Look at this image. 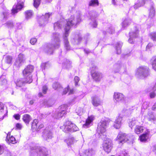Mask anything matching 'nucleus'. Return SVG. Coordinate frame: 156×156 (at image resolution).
Returning <instances> with one entry per match:
<instances>
[{"mask_svg":"<svg viewBox=\"0 0 156 156\" xmlns=\"http://www.w3.org/2000/svg\"><path fill=\"white\" fill-rule=\"evenodd\" d=\"M62 25V23L59 22H57L54 24V29L56 30L60 28Z\"/></svg>","mask_w":156,"mask_h":156,"instance_id":"42","label":"nucleus"},{"mask_svg":"<svg viewBox=\"0 0 156 156\" xmlns=\"http://www.w3.org/2000/svg\"><path fill=\"white\" fill-rule=\"evenodd\" d=\"M95 153V151L92 149L86 150L80 154V156H92Z\"/></svg>","mask_w":156,"mask_h":156,"instance_id":"23","label":"nucleus"},{"mask_svg":"<svg viewBox=\"0 0 156 156\" xmlns=\"http://www.w3.org/2000/svg\"><path fill=\"white\" fill-rule=\"evenodd\" d=\"M85 110L83 108H76L75 112L78 115H81L85 112Z\"/></svg>","mask_w":156,"mask_h":156,"instance_id":"34","label":"nucleus"},{"mask_svg":"<svg viewBox=\"0 0 156 156\" xmlns=\"http://www.w3.org/2000/svg\"><path fill=\"white\" fill-rule=\"evenodd\" d=\"M107 32L111 34L114 33L115 32L114 27L113 26L110 27L107 29Z\"/></svg>","mask_w":156,"mask_h":156,"instance_id":"44","label":"nucleus"},{"mask_svg":"<svg viewBox=\"0 0 156 156\" xmlns=\"http://www.w3.org/2000/svg\"><path fill=\"white\" fill-rule=\"evenodd\" d=\"M150 37L154 41H156V33L152 32L149 35Z\"/></svg>","mask_w":156,"mask_h":156,"instance_id":"47","label":"nucleus"},{"mask_svg":"<svg viewBox=\"0 0 156 156\" xmlns=\"http://www.w3.org/2000/svg\"><path fill=\"white\" fill-rule=\"evenodd\" d=\"M60 37L59 33L57 32L53 33L51 39V44L48 46V48L49 49V51L48 52V54H52L54 48L59 47L60 41Z\"/></svg>","mask_w":156,"mask_h":156,"instance_id":"3","label":"nucleus"},{"mask_svg":"<svg viewBox=\"0 0 156 156\" xmlns=\"http://www.w3.org/2000/svg\"><path fill=\"white\" fill-rule=\"evenodd\" d=\"M138 78H142L147 76L149 75V68L145 66H141L138 68L136 73Z\"/></svg>","mask_w":156,"mask_h":156,"instance_id":"6","label":"nucleus"},{"mask_svg":"<svg viewBox=\"0 0 156 156\" xmlns=\"http://www.w3.org/2000/svg\"><path fill=\"white\" fill-rule=\"evenodd\" d=\"M153 46V44L151 43H149L147 46L146 49L147 50L149 49L151 47Z\"/></svg>","mask_w":156,"mask_h":156,"instance_id":"58","label":"nucleus"},{"mask_svg":"<svg viewBox=\"0 0 156 156\" xmlns=\"http://www.w3.org/2000/svg\"><path fill=\"white\" fill-rule=\"evenodd\" d=\"M23 54H20L19 55L18 58L16 59L15 65L17 67L20 66L22 63L23 62Z\"/></svg>","mask_w":156,"mask_h":156,"instance_id":"22","label":"nucleus"},{"mask_svg":"<svg viewBox=\"0 0 156 156\" xmlns=\"http://www.w3.org/2000/svg\"><path fill=\"white\" fill-rule=\"evenodd\" d=\"M38 123V120L36 119H34L31 125L32 128L35 130H37L38 126H37Z\"/></svg>","mask_w":156,"mask_h":156,"instance_id":"38","label":"nucleus"},{"mask_svg":"<svg viewBox=\"0 0 156 156\" xmlns=\"http://www.w3.org/2000/svg\"><path fill=\"white\" fill-rule=\"evenodd\" d=\"M69 90V87H67L66 88H65L64 89V90L63 91L62 94H66L67 93V92Z\"/></svg>","mask_w":156,"mask_h":156,"instance_id":"63","label":"nucleus"},{"mask_svg":"<svg viewBox=\"0 0 156 156\" xmlns=\"http://www.w3.org/2000/svg\"><path fill=\"white\" fill-rule=\"evenodd\" d=\"M23 119L27 124H28L31 120L30 116L28 114H25L23 116Z\"/></svg>","mask_w":156,"mask_h":156,"instance_id":"27","label":"nucleus"},{"mask_svg":"<svg viewBox=\"0 0 156 156\" xmlns=\"http://www.w3.org/2000/svg\"><path fill=\"white\" fill-rule=\"evenodd\" d=\"M16 128L19 129H20L22 127V126L19 123H17L16 124Z\"/></svg>","mask_w":156,"mask_h":156,"instance_id":"61","label":"nucleus"},{"mask_svg":"<svg viewBox=\"0 0 156 156\" xmlns=\"http://www.w3.org/2000/svg\"><path fill=\"white\" fill-rule=\"evenodd\" d=\"M123 116L122 115L119 114L116 117L113 125L115 129H119L120 127L122 124Z\"/></svg>","mask_w":156,"mask_h":156,"instance_id":"14","label":"nucleus"},{"mask_svg":"<svg viewBox=\"0 0 156 156\" xmlns=\"http://www.w3.org/2000/svg\"><path fill=\"white\" fill-rule=\"evenodd\" d=\"M24 79H20L18 80L16 83V85L19 87H21L23 84L25 83H27V80L28 81L29 79L27 77H25V81H24Z\"/></svg>","mask_w":156,"mask_h":156,"instance_id":"26","label":"nucleus"},{"mask_svg":"<svg viewBox=\"0 0 156 156\" xmlns=\"http://www.w3.org/2000/svg\"><path fill=\"white\" fill-rule=\"evenodd\" d=\"M151 62L152 65L156 64V56L153 57L151 59Z\"/></svg>","mask_w":156,"mask_h":156,"instance_id":"52","label":"nucleus"},{"mask_svg":"<svg viewBox=\"0 0 156 156\" xmlns=\"http://www.w3.org/2000/svg\"><path fill=\"white\" fill-rule=\"evenodd\" d=\"M63 66H65V67H66L67 68H68L70 65V62L69 61H67L66 63H62Z\"/></svg>","mask_w":156,"mask_h":156,"instance_id":"53","label":"nucleus"},{"mask_svg":"<svg viewBox=\"0 0 156 156\" xmlns=\"http://www.w3.org/2000/svg\"><path fill=\"white\" fill-rule=\"evenodd\" d=\"M9 15V12L7 10H6L3 12L2 14L1 15V20L2 19L3 20H6L8 17Z\"/></svg>","mask_w":156,"mask_h":156,"instance_id":"39","label":"nucleus"},{"mask_svg":"<svg viewBox=\"0 0 156 156\" xmlns=\"http://www.w3.org/2000/svg\"><path fill=\"white\" fill-rule=\"evenodd\" d=\"M75 85L76 86L78 85V83L80 80V79L79 77L77 76H75L74 79Z\"/></svg>","mask_w":156,"mask_h":156,"instance_id":"56","label":"nucleus"},{"mask_svg":"<svg viewBox=\"0 0 156 156\" xmlns=\"http://www.w3.org/2000/svg\"><path fill=\"white\" fill-rule=\"evenodd\" d=\"M94 119V117L93 115L88 116L86 120V123L83 126V127L87 128L91 126V124Z\"/></svg>","mask_w":156,"mask_h":156,"instance_id":"19","label":"nucleus"},{"mask_svg":"<svg viewBox=\"0 0 156 156\" xmlns=\"http://www.w3.org/2000/svg\"><path fill=\"white\" fill-rule=\"evenodd\" d=\"M92 76L94 79L97 81H99L102 78V74L97 71H94V73L92 72Z\"/></svg>","mask_w":156,"mask_h":156,"instance_id":"20","label":"nucleus"},{"mask_svg":"<svg viewBox=\"0 0 156 156\" xmlns=\"http://www.w3.org/2000/svg\"><path fill=\"white\" fill-rule=\"evenodd\" d=\"M122 43L121 42H118L117 43L115 48L116 50L117 53L119 54L121 53V48L122 45Z\"/></svg>","mask_w":156,"mask_h":156,"instance_id":"32","label":"nucleus"},{"mask_svg":"<svg viewBox=\"0 0 156 156\" xmlns=\"http://www.w3.org/2000/svg\"><path fill=\"white\" fill-rule=\"evenodd\" d=\"M37 41L36 38H33L31 39L30 41V43L32 45H34Z\"/></svg>","mask_w":156,"mask_h":156,"instance_id":"54","label":"nucleus"},{"mask_svg":"<svg viewBox=\"0 0 156 156\" xmlns=\"http://www.w3.org/2000/svg\"><path fill=\"white\" fill-rule=\"evenodd\" d=\"M148 2V0H141L139 3L135 4L134 5V8L136 9L138 7H140L144 5Z\"/></svg>","mask_w":156,"mask_h":156,"instance_id":"28","label":"nucleus"},{"mask_svg":"<svg viewBox=\"0 0 156 156\" xmlns=\"http://www.w3.org/2000/svg\"><path fill=\"white\" fill-rule=\"evenodd\" d=\"M34 69L33 66L31 65H28L23 71V76L25 77H27L29 79L28 81L27 80V82L29 83L32 81V79L31 73Z\"/></svg>","mask_w":156,"mask_h":156,"instance_id":"7","label":"nucleus"},{"mask_svg":"<svg viewBox=\"0 0 156 156\" xmlns=\"http://www.w3.org/2000/svg\"><path fill=\"white\" fill-rule=\"evenodd\" d=\"M41 67L42 69H44L46 68L49 67V65L48 63H44L41 64Z\"/></svg>","mask_w":156,"mask_h":156,"instance_id":"50","label":"nucleus"},{"mask_svg":"<svg viewBox=\"0 0 156 156\" xmlns=\"http://www.w3.org/2000/svg\"><path fill=\"white\" fill-rule=\"evenodd\" d=\"M113 100L116 104L124 105L127 103L126 97L122 93L115 92L113 96Z\"/></svg>","mask_w":156,"mask_h":156,"instance_id":"4","label":"nucleus"},{"mask_svg":"<svg viewBox=\"0 0 156 156\" xmlns=\"http://www.w3.org/2000/svg\"><path fill=\"white\" fill-rule=\"evenodd\" d=\"M82 39L81 36L80 34H76L72 36V42L74 44H78Z\"/></svg>","mask_w":156,"mask_h":156,"instance_id":"17","label":"nucleus"},{"mask_svg":"<svg viewBox=\"0 0 156 156\" xmlns=\"http://www.w3.org/2000/svg\"><path fill=\"white\" fill-rule=\"evenodd\" d=\"M34 6L36 8L38 7L40 4L41 0H33Z\"/></svg>","mask_w":156,"mask_h":156,"instance_id":"46","label":"nucleus"},{"mask_svg":"<svg viewBox=\"0 0 156 156\" xmlns=\"http://www.w3.org/2000/svg\"><path fill=\"white\" fill-rule=\"evenodd\" d=\"M129 43H133L135 39L137 38L139 35V30L136 27H135V29L132 30L129 32Z\"/></svg>","mask_w":156,"mask_h":156,"instance_id":"10","label":"nucleus"},{"mask_svg":"<svg viewBox=\"0 0 156 156\" xmlns=\"http://www.w3.org/2000/svg\"><path fill=\"white\" fill-rule=\"evenodd\" d=\"M136 121L135 119H132L129 121V127L132 128V127L134 126L136 123Z\"/></svg>","mask_w":156,"mask_h":156,"instance_id":"45","label":"nucleus"},{"mask_svg":"<svg viewBox=\"0 0 156 156\" xmlns=\"http://www.w3.org/2000/svg\"><path fill=\"white\" fill-rule=\"evenodd\" d=\"M150 96L151 98H154L156 96V94L155 92H153L150 94Z\"/></svg>","mask_w":156,"mask_h":156,"instance_id":"60","label":"nucleus"},{"mask_svg":"<svg viewBox=\"0 0 156 156\" xmlns=\"http://www.w3.org/2000/svg\"><path fill=\"white\" fill-rule=\"evenodd\" d=\"M0 81L2 82V84H6L7 83V80L5 79V77L4 76H2L0 78Z\"/></svg>","mask_w":156,"mask_h":156,"instance_id":"49","label":"nucleus"},{"mask_svg":"<svg viewBox=\"0 0 156 156\" xmlns=\"http://www.w3.org/2000/svg\"><path fill=\"white\" fill-rule=\"evenodd\" d=\"M149 10V16L152 18L154 16L155 14V9L153 7V3H152L151 5Z\"/></svg>","mask_w":156,"mask_h":156,"instance_id":"29","label":"nucleus"},{"mask_svg":"<svg viewBox=\"0 0 156 156\" xmlns=\"http://www.w3.org/2000/svg\"><path fill=\"white\" fill-rule=\"evenodd\" d=\"M60 128L66 133L69 132H74L78 130V127L76 125L70 121H66Z\"/></svg>","mask_w":156,"mask_h":156,"instance_id":"5","label":"nucleus"},{"mask_svg":"<svg viewBox=\"0 0 156 156\" xmlns=\"http://www.w3.org/2000/svg\"><path fill=\"white\" fill-rule=\"evenodd\" d=\"M89 19L91 20L90 24L93 27H96L97 26V23L95 19L96 16L95 15V12L93 11H91L89 13Z\"/></svg>","mask_w":156,"mask_h":156,"instance_id":"15","label":"nucleus"},{"mask_svg":"<svg viewBox=\"0 0 156 156\" xmlns=\"http://www.w3.org/2000/svg\"><path fill=\"white\" fill-rule=\"evenodd\" d=\"M4 146L3 145H0V155L2 154L4 151Z\"/></svg>","mask_w":156,"mask_h":156,"instance_id":"55","label":"nucleus"},{"mask_svg":"<svg viewBox=\"0 0 156 156\" xmlns=\"http://www.w3.org/2000/svg\"><path fill=\"white\" fill-rule=\"evenodd\" d=\"M148 119L150 121H154L156 120V114L153 112H149L148 113Z\"/></svg>","mask_w":156,"mask_h":156,"instance_id":"31","label":"nucleus"},{"mask_svg":"<svg viewBox=\"0 0 156 156\" xmlns=\"http://www.w3.org/2000/svg\"><path fill=\"white\" fill-rule=\"evenodd\" d=\"M75 139L73 137H70L66 140V142L68 146H69L75 142Z\"/></svg>","mask_w":156,"mask_h":156,"instance_id":"36","label":"nucleus"},{"mask_svg":"<svg viewBox=\"0 0 156 156\" xmlns=\"http://www.w3.org/2000/svg\"><path fill=\"white\" fill-rule=\"evenodd\" d=\"M132 138H130V135H126L125 133L120 132L118 134L115 140L118 141L119 144H123L128 140H131Z\"/></svg>","mask_w":156,"mask_h":156,"instance_id":"8","label":"nucleus"},{"mask_svg":"<svg viewBox=\"0 0 156 156\" xmlns=\"http://www.w3.org/2000/svg\"><path fill=\"white\" fill-rule=\"evenodd\" d=\"M48 88L46 86H43L42 88V90L43 94H45L47 92Z\"/></svg>","mask_w":156,"mask_h":156,"instance_id":"57","label":"nucleus"},{"mask_svg":"<svg viewBox=\"0 0 156 156\" xmlns=\"http://www.w3.org/2000/svg\"><path fill=\"white\" fill-rule=\"evenodd\" d=\"M97 69V66L94 65H93L92 66H91L90 67V69L91 70V73H92V72L94 73V70L96 69Z\"/></svg>","mask_w":156,"mask_h":156,"instance_id":"59","label":"nucleus"},{"mask_svg":"<svg viewBox=\"0 0 156 156\" xmlns=\"http://www.w3.org/2000/svg\"><path fill=\"white\" fill-rule=\"evenodd\" d=\"M42 136L45 140H47L52 138V134L49 130H45L43 132Z\"/></svg>","mask_w":156,"mask_h":156,"instance_id":"24","label":"nucleus"},{"mask_svg":"<svg viewBox=\"0 0 156 156\" xmlns=\"http://www.w3.org/2000/svg\"><path fill=\"white\" fill-rule=\"evenodd\" d=\"M51 15V13L49 12L46 13L44 15L42 16L41 17V19H43V24H41L42 25H45L48 23V18Z\"/></svg>","mask_w":156,"mask_h":156,"instance_id":"25","label":"nucleus"},{"mask_svg":"<svg viewBox=\"0 0 156 156\" xmlns=\"http://www.w3.org/2000/svg\"><path fill=\"white\" fill-rule=\"evenodd\" d=\"M20 115L18 114H15L13 115V117L15 118L16 120H19L20 118Z\"/></svg>","mask_w":156,"mask_h":156,"instance_id":"62","label":"nucleus"},{"mask_svg":"<svg viewBox=\"0 0 156 156\" xmlns=\"http://www.w3.org/2000/svg\"><path fill=\"white\" fill-rule=\"evenodd\" d=\"M31 156H49L48 151L44 147L35 144L30 146Z\"/></svg>","mask_w":156,"mask_h":156,"instance_id":"2","label":"nucleus"},{"mask_svg":"<svg viewBox=\"0 0 156 156\" xmlns=\"http://www.w3.org/2000/svg\"><path fill=\"white\" fill-rule=\"evenodd\" d=\"M150 132L149 129H147L144 133L139 136L138 140L143 143L147 142L149 138Z\"/></svg>","mask_w":156,"mask_h":156,"instance_id":"11","label":"nucleus"},{"mask_svg":"<svg viewBox=\"0 0 156 156\" xmlns=\"http://www.w3.org/2000/svg\"><path fill=\"white\" fill-rule=\"evenodd\" d=\"M6 26L9 28H12L13 27L14 25L12 22L9 21L6 23Z\"/></svg>","mask_w":156,"mask_h":156,"instance_id":"48","label":"nucleus"},{"mask_svg":"<svg viewBox=\"0 0 156 156\" xmlns=\"http://www.w3.org/2000/svg\"><path fill=\"white\" fill-rule=\"evenodd\" d=\"M102 147L105 152L108 154L109 153L113 148V144L112 140L110 139H107L104 141Z\"/></svg>","mask_w":156,"mask_h":156,"instance_id":"9","label":"nucleus"},{"mask_svg":"<svg viewBox=\"0 0 156 156\" xmlns=\"http://www.w3.org/2000/svg\"><path fill=\"white\" fill-rule=\"evenodd\" d=\"M42 104L44 105V106H46L47 105L48 106H50L49 105L48 102V101L46 100H44V101H43V102L42 103Z\"/></svg>","mask_w":156,"mask_h":156,"instance_id":"64","label":"nucleus"},{"mask_svg":"<svg viewBox=\"0 0 156 156\" xmlns=\"http://www.w3.org/2000/svg\"><path fill=\"white\" fill-rule=\"evenodd\" d=\"M17 3L16 5L13 6L12 9V13L15 14L17 13L19 10H20L23 7L24 5L23 2L21 0H17Z\"/></svg>","mask_w":156,"mask_h":156,"instance_id":"12","label":"nucleus"},{"mask_svg":"<svg viewBox=\"0 0 156 156\" xmlns=\"http://www.w3.org/2000/svg\"><path fill=\"white\" fill-rule=\"evenodd\" d=\"M154 87V86L152 87L151 86H148L147 87V88L146 89V90L147 92H149L151 90L155 91L156 90H154L153 89V87Z\"/></svg>","mask_w":156,"mask_h":156,"instance_id":"51","label":"nucleus"},{"mask_svg":"<svg viewBox=\"0 0 156 156\" xmlns=\"http://www.w3.org/2000/svg\"><path fill=\"white\" fill-rule=\"evenodd\" d=\"M12 60V57L7 56L5 57V62L8 64H11Z\"/></svg>","mask_w":156,"mask_h":156,"instance_id":"43","label":"nucleus"},{"mask_svg":"<svg viewBox=\"0 0 156 156\" xmlns=\"http://www.w3.org/2000/svg\"><path fill=\"white\" fill-rule=\"evenodd\" d=\"M107 127V124L105 121H102L99 124L97 131L98 133H103L105 132Z\"/></svg>","mask_w":156,"mask_h":156,"instance_id":"13","label":"nucleus"},{"mask_svg":"<svg viewBox=\"0 0 156 156\" xmlns=\"http://www.w3.org/2000/svg\"><path fill=\"white\" fill-rule=\"evenodd\" d=\"M81 20V14L80 12H77L74 16H71L67 21V23L65 27V33L63 35V42L65 47L67 50L70 49V46L67 38L69 35V31L71 26H76Z\"/></svg>","mask_w":156,"mask_h":156,"instance_id":"1","label":"nucleus"},{"mask_svg":"<svg viewBox=\"0 0 156 156\" xmlns=\"http://www.w3.org/2000/svg\"><path fill=\"white\" fill-rule=\"evenodd\" d=\"M33 15V12L31 10H28L25 12V18L27 20L30 19Z\"/></svg>","mask_w":156,"mask_h":156,"instance_id":"35","label":"nucleus"},{"mask_svg":"<svg viewBox=\"0 0 156 156\" xmlns=\"http://www.w3.org/2000/svg\"><path fill=\"white\" fill-rule=\"evenodd\" d=\"M131 21V20L128 18L125 19L121 24L122 27L125 28L128 26L130 24Z\"/></svg>","mask_w":156,"mask_h":156,"instance_id":"30","label":"nucleus"},{"mask_svg":"<svg viewBox=\"0 0 156 156\" xmlns=\"http://www.w3.org/2000/svg\"><path fill=\"white\" fill-rule=\"evenodd\" d=\"M6 140L9 144L11 143L12 144H14L16 143L15 138L13 136H11L8 139H6Z\"/></svg>","mask_w":156,"mask_h":156,"instance_id":"37","label":"nucleus"},{"mask_svg":"<svg viewBox=\"0 0 156 156\" xmlns=\"http://www.w3.org/2000/svg\"><path fill=\"white\" fill-rule=\"evenodd\" d=\"M102 101L97 96H95L92 98V103L94 106L97 107L101 105Z\"/></svg>","mask_w":156,"mask_h":156,"instance_id":"18","label":"nucleus"},{"mask_svg":"<svg viewBox=\"0 0 156 156\" xmlns=\"http://www.w3.org/2000/svg\"><path fill=\"white\" fill-rule=\"evenodd\" d=\"M144 130V129L143 126H136L135 128V132L137 134H139L142 133Z\"/></svg>","mask_w":156,"mask_h":156,"instance_id":"33","label":"nucleus"},{"mask_svg":"<svg viewBox=\"0 0 156 156\" xmlns=\"http://www.w3.org/2000/svg\"><path fill=\"white\" fill-rule=\"evenodd\" d=\"M125 67L120 63H116L113 66V70L115 73L125 71Z\"/></svg>","mask_w":156,"mask_h":156,"instance_id":"16","label":"nucleus"},{"mask_svg":"<svg viewBox=\"0 0 156 156\" xmlns=\"http://www.w3.org/2000/svg\"><path fill=\"white\" fill-rule=\"evenodd\" d=\"M98 0H91L89 2V5L90 6H94L98 5Z\"/></svg>","mask_w":156,"mask_h":156,"instance_id":"41","label":"nucleus"},{"mask_svg":"<svg viewBox=\"0 0 156 156\" xmlns=\"http://www.w3.org/2000/svg\"><path fill=\"white\" fill-rule=\"evenodd\" d=\"M52 87L55 90H58L62 88L60 84L58 82L54 83L52 85Z\"/></svg>","mask_w":156,"mask_h":156,"instance_id":"40","label":"nucleus"},{"mask_svg":"<svg viewBox=\"0 0 156 156\" xmlns=\"http://www.w3.org/2000/svg\"><path fill=\"white\" fill-rule=\"evenodd\" d=\"M66 114L65 110L61 109L58 111L56 112L54 115L53 117L56 119H59L62 117Z\"/></svg>","mask_w":156,"mask_h":156,"instance_id":"21","label":"nucleus"}]
</instances>
